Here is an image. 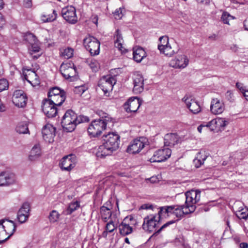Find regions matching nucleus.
<instances>
[{
  "instance_id": "obj_1",
  "label": "nucleus",
  "mask_w": 248,
  "mask_h": 248,
  "mask_svg": "<svg viewBox=\"0 0 248 248\" xmlns=\"http://www.w3.org/2000/svg\"><path fill=\"white\" fill-rule=\"evenodd\" d=\"M104 142L100 145L96 153L97 157L104 158L111 155L119 147L120 136L116 132H109L103 136Z\"/></svg>"
},
{
  "instance_id": "obj_2",
  "label": "nucleus",
  "mask_w": 248,
  "mask_h": 248,
  "mask_svg": "<svg viewBox=\"0 0 248 248\" xmlns=\"http://www.w3.org/2000/svg\"><path fill=\"white\" fill-rule=\"evenodd\" d=\"M114 122V119L109 115L103 113L99 119L93 121L90 124L88 128L89 134L93 137H97L107 127L110 128L112 126Z\"/></svg>"
},
{
  "instance_id": "obj_3",
  "label": "nucleus",
  "mask_w": 248,
  "mask_h": 248,
  "mask_svg": "<svg viewBox=\"0 0 248 248\" xmlns=\"http://www.w3.org/2000/svg\"><path fill=\"white\" fill-rule=\"evenodd\" d=\"M89 118L84 115L77 116L72 110H68L62 117V125L68 132L73 131L77 124L82 123L88 122Z\"/></svg>"
},
{
  "instance_id": "obj_4",
  "label": "nucleus",
  "mask_w": 248,
  "mask_h": 248,
  "mask_svg": "<svg viewBox=\"0 0 248 248\" xmlns=\"http://www.w3.org/2000/svg\"><path fill=\"white\" fill-rule=\"evenodd\" d=\"M24 41L28 43L29 53L33 59H37L40 54H35L40 51V48L38 41L34 35L31 33H28L24 35Z\"/></svg>"
},
{
  "instance_id": "obj_5",
  "label": "nucleus",
  "mask_w": 248,
  "mask_h": 248,
  "mask_svg": "<svg viewBox=\"0 0 248 248\" xmlns=\"http://www.w3.org/2000/svg\"><path fill=\"white\" fill-rule=\"evenodd\" d=\"M65 93L58 87H54L48 93V99L57 106H61L65 100Z\"/></svg>"
},
{
  "instance_id": "obj_6",
  "label": "nucleus",
  "mask_w": 248,
  "mask_h": 248,
  "mask_svg": "<svg viewBox=\"0 0 248 248\" xmlns=\"http://www.w3.org/2000/svg\"><path fill=\"white\" fill-rule=\"evenodd\" d=\"M83 43L85 47L91 55H97L100 52V42L95 37L89 36L84 39Z\"/></svg>"
},
{
  "instance_id": "obj_7",
  "label": "nucleus",
  "mask_w": 248,
  "mask_h": 248,
  "mask_svg": "<svg viewBox=\"0 0 248 248\" xmlns=\"http://www.w3.org/2000/svg\"><path fill=\"white\" fill-rule=\"evenodd\" d=\"M116 83L115 77L108 75L103 77L99 81L98 86L106 94L112 90L113 86Z\"/></svg>"
},
{
  "instance_id": "obj_8",
  "label": "nucleus",
  "mask_w": 248,
  "mask_h": 248,
  "mask_svg": "<svg viewBox=\"0 0 248 248\" xmlns=\"http://www.w3.org/2000/svg\"><path fill=\"white\" fill-rule=\"evenodd\" d=\"M171 150L169 148L164 147L156 151L150 159L151 162H161L166 161L170 157Z\"/></svg>"
},
{
  "instance_id": "obj_9",
  "label": "nucleus",
  "mask_w": 248,
  "mask_h": 248,
  "mask_svg": "<svg viewBox=\"0 0 248 248\" xmlns=\"http://www.w3.org/2000/svg\"><path fill=\"white\" fill-rule=\"evenodd\" d=\"M201 191L198 190H191L186 193V202L185 205L190 209L189 206H192L194 207V211L196 207L195 204L197 203L200 200Z\"/></svg>"
},
{
  "instance_id": "obj_10",
  "label": "nucleus",
  "mask_w": 248,
  "mask_h": 248,
  "mask_svg": "<svg viewBox=\"0 0 248 248\" xmlns=\"http://www.w3.org/2000/svg\"><path fill=\"white\" fill-rule=\"evenodd\" d=\"M189 206L190 207V209L185 204L171 205V215H174L178 218L175 220L176 221L179 220L184 215H187L194 212V207L192 206Z\"/></svg>"
},
{
  "instance_id": "obj_11",
  "label": "nucleus",
  "mask_w": 248,
  "mask_h": 248,
  "mask_svg": "<svg viewBox=\"0 0 248 248\" xmlns=\"http://www.w3.org/2000/svg\"><path fill=\"white\" fill-rule=\"evenodd\" d=\"M77 158L73 155L64 156L60 163V167L62 170L70 171L74 168L77 164Z\"/></svg>"
},
{
  "instance_id": "obj_12",
  "label": "nucleus",
  "mask_w": 248,
  "mask_h": 248,
  "mask_svg": "<svg viewBox=\"0 0 248 248\" xmlns=\"http://www.w3.org/2000/svg\"><path fill=\"white\" fill-rule=\"evenodd\" d=\"M160 220L155 216H147L144 219L142 228L145 231L152 232L159 224Z\"/></svg>"
},
{
  "instance_id": "obj_13",
  "label": "nucleus",
  "mask_w": 248,
  "mask_h": 248,
  "mask_svg": "<svg viewBox=\"0 0 248 248\" xmlns=\"http://www.w3.org/2000/svg\"><path fill=\"white\" fill-rule=\"evenodd\" d=\"M27 97L23 90H16L12 97L13 103L18 108H24L27 104Z\"/></svg>"
},
{
  "instance_id": "obj_14",
  "label": "nucleus",
  "mask_w": 248,
  "mask_h": 248,
  "mask_svg": "<svg viewBox=\"0 0 248 248\" xmlns=\"http://www.w3.org/2000/svg\"><path fill=\"white\" fill-rule=\"evenodd\" d=\"M60 71L65 79H69L76 76L77 71L72 62L63 63L60 67Z\"/></svg>"
},
{
  "instance_id": "obj_15",
  "label": "nucleus",
  "mask_w": 248,
  "mask_h": 248,
  "mask_svg": "<svg viewBox=\"0 0 248 248\" xmlns=\"http://www.w3.org/2000/svg\"><path fill=\"white\" fill-rule=\"evenodd\" d=\"M56 106H58L53 104L49 100L46 99L44 100L42 110L48 118H52L56 116L58 113Z\"/></svg>"
},
{
  "instance_id": "obj_16",
  "label": "nucleus",
  "mask_w": 248,
  "mask_h": 248,
  "mask_svg": "<svg viewBox=\"0 0 248 248\" xmlns=\"http://www.w3.org/2000/svg\"><path fill=\"white\" fill-rule=\"evenodd\" d=\"M62 14L63 18L71 23H75L78 20L75 7L70 6L63 8L62 10Z\"/></svg>"
},
{
  "instance_id": "obj_17",
  "label": "nucleus",
  "mask_w": 248,
  "mask_h": 248,
  "mask_svg": "<svg viewBox=\"0 0 248 248\" xmlns=\"http://www.w3.org/2000/svg\"><path fill=\"white\" fill-rule=\"evenodd\" d=\"M56 128L51 124L45 125L42 130L43 137L46 142H52L55 136Z\"/></svg>"
},
{
  "instance_id": "obj_18",
  "label": "nucleus",
  "mask_w": 248,
  "mask_h": 248,
  "mask_svg": "<svg viewBox=\"0 0 248 248\" xmlns=\"http://www.w3.org/2000/svg\"><path fill=\"white\" fill-rule=\"evenodd\" d=\"M30 207L28 202L24 203L19 209L17 214L18 221L23 223L26 222L30 216Z\"/></svg>"
},
{
  "instance_id": "obj_19",
  "label": "nucleus",
  "mask_w": 248,
  "mask_h": 248,
  "mask_svg": "<svg viewBox=\"0 0 248 248\" xmlns=\"http://www.w3.org/2000/svg\"><path fill=\"white\" fill-rule=\"evenodd\" d=\"M124 108L127 112H136L140 108V98L138 96L130 97L124 103Z\"/></svg>"
},
{
  "instance_id": "obj_20",
  "label": "nucleus",
  "mask_w": 248,
  "mask_h": 248,
  "mask_svg": "<svg viewBox=\"0 0 248 248\" xmlns=\"http://www.w3.org/2000/svg\"><path fill=\"white\" fill-rule=\"evenodd\" d=\"M182 100L185 102L187 108L193 114H196L201 111V109L199 104L191 97L185 96Z\"/></svg>"
},
{
  "instance_id": "obj_21",
  "label": "nucleus",
  "mask_w": 248,
  "mask_h": 248,
  "mask_svg": "<svg viewBox=\"0 0 248 248\" xmlns=\"http://www.w3.org/2000/svg\"><path fill=\"white\" fill-rule=\"evenodd\" d=\"M15 175L9 171H2L0 173V186H9L15 182Z\"/></svg>"
},
{
  "instance_id": "obj_22",
  "label": "nucleus",
  "mask_w": 248,
  "mask_h": 248,
  "mask_svg": "<svg viewBox=\"0 0 248 248\" xmlns=\"http://www.w3.org/2000/svg\"><path fill=\"white\" fill-rule=\"evenodd\" d=\"M189 60L185 55L178 56L175 59L170 61V65L175 68H184L187 66Z\"/></svg>"
},
{
  "instance_id": "obj_23",
  "label": "nucleus",
  "mask_w": 248,
  "mask_h": 248,
  "mask_svg": "<svg viewBox=\"0 0 248 248\" xmlns=\"http://www.w3.org/2000/svg\"><path fill=\"white\" fill-rule=\"evenodd\" d=\"M228 123V122L224 118H217L207 123L206 126L209 127L211 130H219L225 127Z\"/></svg>"
},
{
  "instance_id": "obj_24",
  "label": "nucleus",
  "mask_w": 248,
  "mask_h": 248,
  "mask_svg": "<svg viewBox=\"0 0 248 248\" xmlns=\"http://www.w3.org/2000/svg\"><path fill=\"white\" fill-rule=\"evenodd\" d=\"M24 78L33 86H36L40 83L39 78L34 71L28 69L24 71Z\"/></svg>"
},
{
  "instance_id": "obj_25",
  "label": "nucleus",
  "mask_w": 248,
  "mask_h": 248,
  "mask_svg": "<svg viewBox=\"0 0 248 248\" xmlns=\"http://www.w3.org/2000/svg\"><path fill=\"white\" fill-rule=\"evenodd\" d=\"M225 109L224 103L217 98H214L212 100L210 110L211 112L215 115L222 113Z\"/></svg>"
},
{
  "instance_id": "obj_26",
  "label": "nucleus",
  "mask_w": 248,
  "mask_h": 248,
  "mask_svg": "<svg viewBox=\"0 0 248 248\" xmlns=\"http://www.w3.org/2000/svg\"><path fill=\"white\" fill-rule=\"evenodd\" d=\"M129 221L132 222L133 219L130 217H126L124 218L123 222L120 224L119 229L121 234L124 236L128 235L132 232V228L130 226L132 223H129Z\"/></svg>"
},
{
  "instance_id": "obj_27",
  "label": "nucleus",
  "mask_w": 248,
  "mask_h": 248,
  "mask_svg": "<svg viewBox=\"0 0 248 248\" xmlns=\"http://www.w3.org/2000/svg\"><path fill=\"white\" fill-rule=\"evenodd\" d=\"M165 146L173 147L179 141L178 136L175 133H168L164 138Z\"/></svg>"
},
{
  "instance_id": "obj_28",
  "label": "nucleus",
  "mask_w": 248,
  "mask_h": 248,
  "mask_svg": "<svg viewBox=\"0 0 248 248\" xmlns=\"http://www.w3.org/2000/svg\"><path fill=\"white\" fill-rule=\"evenodd\" d=\"M3 226L4 229V231H5L6 235L7 236L8 235L7 237L9 238L14 234L16 231V225L13 221L8 220L6 222L4 221Z\"/></svg>"
},
{
  "instance_id": "obj_29",
  "label": "nucleus",
  "mask_w": 248,
  "mask_h": 248,
  "mask_svg": "<svg viewBox=\"0 0 248 248\" xmlns=\"http://www.w3.org/2000/svg\"><path fill=\"white\" fill-rule=\"evenodd\" d=\"M115 41L114 44L116 47L118 48L119 50H120L122 52H124L125 50V49L123 46L124 45V40L123 36L120 33L119 30H117L114 35Z\"/></svg>"
},
{
  "instance_id": "obj_30",
  "label": "nucleus",
  "mask_w": 248,
  "mask_h": 248,
  "mask_svg": "<svg viewBox=\"0 0 248 248\" xmlns=\"http://www.w3.org/2000/svg\"><path fill=\"white\" fill-rule=\"evenodd\" d=\"M158 49L161 53L164 54L168 57H171L177 53L172 49L170 44L165 46L164 45H158Z\"/></svg>"
},
{
  "instance_id": "obj_31",
  "label": "nucleus",
  "mask_w": 248,
  "mask_h": 248,
  "mask_svg": "<svg viewBox=\"0 0 248 248\" xmlns=\"http://www.w3.org/2000/svg\"><path fill=\"white\" fill-rule=\"evenodd\" d=\"M41 155V150L39 144L35 145L31 149L29 158L31 161H34Z\"/></svg>"
},
{
  "instance_id": "obj_32",
  "label": "nucleus",
  "mask_w": 248,
  "mask_h": 248,
  "mask_svg": "<svg viewBox=\"0 0 248 248\" xmlns=\"http://www.w3.org/2000/svg\"><path fill=\"white\" fill-rule=\"evenodd\" d=\"M140 140L137 139L133 140L127 148V152L135 154L138 153L140 151Z\"/></svg>"
},
{
  "instance_id": "obj_33",
  "label": "nucleus",
  "mask_w": 248,
  "mask_h": 248,
  "mask_svg": "<svg viewBox=\"0 0 248 248\" xmlns=\"http://www.w3.org/2000/svg\"><path fill=\"white\" fill-rule=\"evenodd\" d=\"M207 156L205 154V152H200L197 155V156L193 160V163L196 168H199L203 164L204 160Z\"/></svg>"
},
{
  "instance_id": "obj_34",
  "label": "nucleus",
  "mask_w": 248,
  "mask_h": 248,
  "mask_svg": "<svg viewBox=\"0 0 248 248\" xmlns=\"http://www.w3.org/2000/svg\"><path fill=\"white\" fill-rule=\"evenodd\" d=\"M100 214L104 222H107L111 218L112 215L110 209L105 206H103L100 208Z\"/></svg>"
},
{
  "instance_id": "obj_35",
  "label": "nucleus",
  "mask_w": 248,
  "mask_h": 248,
  "mask_svg": "<svg viewBox=\"0 0 248 248\" xmlns=\"http://www.w3.org/2000/svg\"><path fill=\"white\" fill-rule=\"evenodd\" d=\"M171 208V205L160 207L159 208V210L158 211L157 216V218L159 219V220H160L161 216H165L166 215L167 216H170Z\"/></svg>"
},
{
  "instance_id": "obj_36",
  "label": "nucleus",
  "mask_w": 248,
  "mask_h": 248,
  "mask_svg": "<svg viewBox=\"0 0 248 248\" xmlns=\"http://www.w3.org/2000/svg\"><path fill=\"white\" fill-rule=\"evenodd\" d=\"M16 131L19 134H26L29 132L28 125L25 123H19L16 127Z\"/></svg>"
},
{
  "instance_id": "obj_37",
  "label": "nucleus",
  "mask_w": 248,
  "mask_h": 248,
  "mask_svg": "<svg viewBox=\"0 0 248 248\" xmlns=\"http://www.w3.org/2000/svg\"><path fill=\"white\" fill-rule=\"evenodd\" d=\"M145 149L148 151L151 149L148 139L144 137H140V151Z\"/></svg>"
},
{
  "instance_id": "obj_38",
  "label": "nucleus",
  "mask_w": 248,
  "mask_h": 248,
  "mask_svg": "<svg viewBox=\"0 0 248 248\" xmlns=\"http://www.w3.org/2000/svg\"><path fill=\"white\" fill-rule=\"evenodd\" d=\"M4 221L0 220V245L5 242L8 238L6 235L5 231L3 226Z\"/></svg>"
},
{
  "instance_id": "obj_39",
  "label": "nucleus",
  "mask_w": 248,
  "mask_h": 248,
  "mask_svg": "<svg viewBox=\"0 0 248 248\" xmlns=\"http://www.w3.org/2000/svg\"><path fill=\"white\" fill-rule=\"evenodd\" d=\"M140 62H142L144 64H147L150 62L147 52L145 51L144 48L141 47H140Z\"/></svg>"
},
{
  "instance_id": "obj_40",
  "label": "nucleus",
  "mask_w": 248,
  "mask_h": 248,
  "mask_svg": "<svg viewBox=\"0 0 248 248\" xmlns=\"http://www.w3.org/2000/svg\"><path fill=\"white\" fill-rule=\"evenodd\" d=\"M73 49L72 48L68 47L62 51L61 56L65 59H69L73 56Z\"/></svg>"
},
{
  "instance_id": "obj_41",
  "label": "nucleus",
  "mask_w": 248,
  "mask_h": 248,
  "mask_svg": "<svg viewBox=\"0 0 248 248\" xmlns=\"http://www.w3.org/2000/svg\"><path fill=\"white\" fill-rule=\"evenodd\" d=\"M236 216L240 219H247L248 217V209L242 208L237 211Z\"/></svg>"
},
{
  "instance_id": "obj_42",
  "label": "nucleus",
  "mask_w": 248,
  "mask_h": 248,
  "mask_svg": "<svg viewBox=\"0 0 248 248\" xmlns=\"http://www.w3.org/2000/svg\"><path fill=\"white\" fill-rule=\"evenodd\" d=\"M79 207V203L76 201L71 203L67 208V214H71Z\"/></svg>"
},
{
  "instance_id": "obj_43",
  "label": "nucleus",
  "mask_w": 248,
  "mask_h": 248,
  "mask_svg": "<svg viewBox=\"0 0 248 248\" xmlns=\"http://www.w3.org/2000/svg\"><path fill=\"white\" fill-rule=\"evenodd\" d=\"M234 17L231 16L229 13L227 12H224L221 17V19L224 24H229V20L230 19H233Z\"/></svg>"
},
{
  "instance_id": "obj_44",
  "label": "nucleus",
  "mask_w": 248,
  "mask_h": 248,
  "mask_svg": "<svg viewBox=\"0 0 248 248\" xmlns=\"http://www.w3.org/2000/svg\"><path fill=\"white\" fill-rule=\"evenodd\" d=\"M60 217V214L56 210H52L49 214L48 218L51 222H56Z\"/></svg>"
},
{
  "instance_id": "obj_45",
  "label": "nucleus",
  "mask_w": 248,
  "mask_h": 248,
  "mask_svg": "<svg viewBox=\"0 0 248 248\" xmlns=\"http://www.w3.org/2000/svg\"><path fill=\"white\" fill-rule=\"evenodd\" d=\"M116 228L113 221L111 219L106 225L105 229L109 232H113Z\"/></svg>"
},
{
  "instance_id": "obj_46",
  "label": "nucleus",
  "mask_w": 248,
  "mask_h": 248,
  "mask_svg": "<svg viewBox=\"0 0 248 248\" xmlns=\"http://www.w3.org/2000/svg\"><path fill=\"white\" fill-rule=\"evenodd\" d=\"M9 86L8 81L6 79H0V92L7 90Z\"/></svg>"
},
{
  "instance_id": "obj_47",
  "label": "nucleus",
  "mask_w": 248,
  "mask_h": 248,
  "mask_svg": "<svg viewBox=\"0 0 248 248\" xmlns=\"http://www.w3.org/2000/svg\"><path fill=\"white\" fill-rule=\"evenodd\" d=\"M176 221L172 220L170 221H169L166 223H165L164 225H163L158 230H157L154 234L153 235H156L160 233L162 230L166 228V227H168L169 225L175 223Z\"/></svg>"
},
{
  "instance_id": "obj_48",
  "label": "nucleus",
  "mask_w": 248,
  "mask_h": 248,
  "mask_svg": "<svg viewBox=\"0 0 248 248\" xmlns=\"http://www.w3.org/2000/svg\"><path fill=\"white\" fill-rule=\"evenodd\" d=\"M87 90V88L85 86H79L76 87L74 92L75 93L78 95H81Z\"/></svg>"
},
{
  "instance_id": "obj_49",
  "label": "nucleus",
  "mask_w": 248,
  "mask_h": 248,
  "mask_svg": "<svg viewBox=\"0 0 248 248\" xmlns=\"http://www.w3.org/2000/svg\"><path fill=\"white\" fill-rule=\"evenodd\" d=\"M139 46H135L133 48V60L137 62H140V60L138 59V57H140L139 53H138L139 50Z\"/></svg>"
},
{
  "instance_id": "obj_50",
  "label": "nucleus",
  "mask_w": 248,
  "mask_h": 248,
  "mask_svg": "<svg viewBox=\"0 0 248 248\" xmlns=\"http://www.w3.org/2000/svg\"><path fill=\"white\" fill-rule=\"evenodd\" d=\"M124 9L120 8L119 9H117L115 13H114V16L115 18L116 19H120L122 18L123 16V12Z\"/></svg>"
},
{
  "instance_id": "obj_51",
  "label": "nucleus",
  "mask_w": 248,
  "mask_h": 248,
  "mask_svg": "<svg viewBox=\"0 0 248 248\" xmlns=\"http://www.w3.org/2000/svg\"><path fill=\"white\" fill-rule=\"evenodd\" d=\"M160 44L158 45H164L165 46L169 44V38L167 36H163L159 38V39Z\"/></svg>"
},
{
  "instance_id": "obj_52",
  "label": "nucleus",
  "mask_w": 248,
  "mask_h": 248,
  "mask_svg": "<svg viewBox=\"0 0 248 248\" xmlns=\"http://www.w3.org/2000/svg\"><path fill=\"white\" fill-rule=\"evenodd\" d=\"M148 209L153 210L152 204H149V203H145V204H143L140 206V210H148Z\"/></svg>"
},
{
  "instance_id": "obj_53",
  "label": "nucleus",
  "mask_w": 248,
  "mask_h": 248,
  "mask_svg": "<svg viewBox=\"0 0 248 248\" xmlns=\"http://www.w3.org/2000/svg\"><path fill=\"white\" fill-rule=\"evenodd\" d=\"M139 82H140V79L139 78H138L137 79H134V88H133V91L134 92L138 91V90L139 89L138 84L139 83Z\"/></svg>"
},
{
  "instance_id": "obj_54",
  "label": "nucleus",
  "mask_w": 248,
  "mask_h": 248,
  "mask_svg": "<svg viewBox=\"0 0 248 248\" xmlns=\"http://www.w3.org/2000/svg\"><path fill=\"white\" fill-rule=\"evenodd\" d=\"M236 87L242 93L246 89L245 87H243V84L237 82L236 83Z\"/></svg>"
},
{
  "instance_id": "obj_55",
  "label": "nucleus",
  "mask_w": 248,
  "mask_h": 248,
  "mask_svg": "<svg viewBox=\"0 0 248 248\" xmlns=\"http://www.w3.org/2000/svg\"><path fill=\"white\" fill-rule=\"evenodd\" d=\"M5 23V19H4L2 14L0 13V28H2Z\"/></svg>"
},
{
  "instance_id": "obj_56",
  "label": "nucleus",
  "mask_w": 248,
  "mask_h": 248,
  "mask_svg": "<svg viewBox=\"0 0 248 248\" xmlns=\"http://www.w3.org/2000/svg\"><path fill=\"white\" fill-rule=\"evenodd\" d=\"M146 181H150L151 183H154L157 181V178L155 176H152L149 179H146Z\"/></svg>"
},
{
  "instance_id": "obj_57",
  "label": "nucleus",
  "mask_w": 248,
  "mask_h": 248,
  "mask_svg": "<svg viewBox=\"0 0 248 248\" xmlns=\"http://www.w3.org/2000/svg\"><path fill=\"white\" fill-rule=\"evenodd\" d=\"M240 248H248V244L247 243H241L239 245Z\"/></svg>"
},
{
  "instance_id": "obj_58",
  "label": "nucleus",
  "mask_w": 248,
  "mask_h": 248,
  "mask_svg": "<svg viewBox=\"0 0 248 248\" xmlns=\"http://www.w3.org/2000/svg\"><path fill=\"white\" fill-rule=\"evenodd\" d=\"M208 127L207 126H206V124H201L200 125L198 128H197V129H198V131L200 132V133H202V129L203 127Z\"/></svg>"
},
{
  "instance_id": "obj_59",
  "label": "nucleus",
  "mask_w": 248,
  "mask_h": 248,
  "mask_svg": "<svg viewBox=\"0 0 248 248\" xmlns=\"http://www.w3.org/2000/svg\"><path fill=\"white\" fill-rule=\"evenodd\" d=\"M242 93L243 94L246 99L248 101V90H246V89H245Z\"/></svg>"
},
{
  "instance_id": "obj_60",
  "label": "nucleus",
  "mask_w": 248,
  "mask_h": 248,
  "mask_svg": "<svg viewBox=\"0 0 248 248\" xmlns=\"http://www.w3.org/2000/svg\"><path fill=\"white\" fill-rule=\"evenodd\" d=\"M244 26L245 30L248 31V18L244 21Z\"/></svg>"
},
{
  "instance_id": "obj_61",
  "label": "nucleus",
  "mask_w": 248,
  "mask_h": 248,
  "mask_svg": "<svg viewBox=\"0 0 248 248\" xmlns=\"http://www.w3.org/2000/svg\"><path fill=\"white\" fill-rule=\"evenodd\" d=\"M108 232H109L107 231V230L105 229V231L102 233V237L104 238H107Z\"/></svg>"
},
{
  "instance_id": "obj_62",
  "label": "nucleus",
  "mask_w": 248,
  "mask_h": 248,
  "mask_svg": "<svg viewBox=\"0 0 248 248\" xmlns=\"http://www.w3.org/2000/svg\"><path fill=\"white\" fill-rule=\"evenodd\" d=\"M3 0H0V9L3 8Z\"/></svg>"
},
{
  "instance_id": "obj_63",
  "label": "nucleus",
  "mask_w": 248,
  "mask_h": 248,
  "mask_svg": "<svg viewBox=\"0 0 248 248\" xmlns=\"http://www.w3.org/2000/svg\"><path fill=\"white\" fill-rule=\"evenodd\" d=\"M124 242L125 243H127V244H129L130 243L129 239L127 237L124 239Z\"/></svg>"
},
{
  "instance_id": "obj_64",
  "label": "nucleus",
  "mask_w": 248,
  "mask_h": 248,
  "mask_svg": "<svg viewBox=\"0 0 248 248\" xmlns=\"http://www.w3.org/2000/svg\"><path fill=\"white\" fill-rule=\"evenodd\" d=\"M226 224L228 226V227L230 229V222L228 220L226 221Z\"/></svg>"
}]
</instances>
